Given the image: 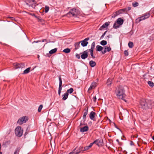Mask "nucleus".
Segmentation results:
<instances>
[{
	"label": "nucleus",
	"mask_w": 154,
	"mask_h": 154,
	"mask_svg": "<svg viewBox=\"0 0 154 154\" xmlns=\"http://www.w3.org/2000/svg\"><path fill=\"white\" fill-rule=\"evenodd\" d=\"M57 51V49L55 48L51 50L49 52V53L50 54H52L55 53Z\"/></svg>",
	"instance_id": "26"
},
{
	"label": "nucleus",
	"mask_w": 154,
	"mask_h": 154,
	"mask_svg": "<svg viewBox=\"0 0 154 154\" xmlns=\"http://www.w3.org/2000/svg\"><path fill=\"white\" fill-rule=\"evenodd\" d=\"M23 131L20 126H17L15 129V134L17 137H20L23 134Z\"/></svg>",
	"instance_id": "5"
},
{
	"label": "nucleus",
	"mask_w": 154,
	"mask_h": 154,
	"mask_svg": "<svg viewBox=\"0 0 154 154\" xmlns=\"http://www.w3.org/2000/svg\"><path fill=\"white\" fill-rule=\"evenodd\" d=\"M116 141L118 142V143H120V142L118 139H117Z\"/></svg>",
	"instance_id": "57"
},
{
	"label": "nucleus",
	"mask_w": 154,
	"mask_h": 154,
	"mask_svg": "<svg viewBox=\"0 0 154 154\" xmlns=\"http://www.w3.org/2000/svg\"><path fill=\"white\" fill-rule=\"evenodd\" d=\"M97 85V83L96 82H92L88 88V92H89V91L92 89L96 87Z\"/></svg>",
	"instance_id": "10"
},
{
	"label": "nucleus",
	"mask_w": 154,
	"mask_h": 154,
	"mask_svg": "<svg viewBox=\"0 0 154 154\" xmlns=\"http://www.w3.org/2000/svg\"><path fill=\"white\" fill-rule=\"evenodd\" d=\"M126 9V12L129 11L131 9V7H129L127 8H125Z\"/></svg>",
	"instance_id": "46"
},
{
	"label": "nucleus",
	"mask_w": 154,
	"mask_h": 154,
	"mask_svg": "<svg viewBox=\"0 0 154 154\" xmlns=\"http://www.w3.org/2000/svg\"><path fill=\"white\" fill-rule=\"evenodd\" d=\"M96 99L97 98L96 96L92 98V100L94 102H95L96 101Z\"/></svg>",
	"instance_id": "45"
},
{
	"label": "nucleus",
	"mask_w": 154,
	"mask_h": 154,
	"mask_svg": "<svg viewBox=\"0 0 154 154\" xmlns=\"http://www.w3.org/2000/svg\"><path fill=\"white\" fill-rule=\"evenodd\" d=\"M107 31H106L102 35V36H101V38H103L104 37V36H105V35L106 32H107Z\"/></svg>",
	"instance_id": "48"
},
{
	"label": "nucleus",
	"mask_w": 154,
	"mask_h": 154,
	"mask_svg": "<svg viewBox=\"0 0 154 154\" xmlns=\"http://www.w3.org/2000/svg\"><path fill=\"white\" fill-rule=\"evenodd\" d=\"M63 51L65 53H68L70 52V49L69 48H67L63 50Z\"/></svg>",
	"instance_id": "31"
},
{
	"label": "nucleus",
	"mask_w": 154,
	"mask_h": 154,
	"mask_svg": "<svg viewBox=\"0 0 154 154\" xmlns=\"http://www.w3.org/2000/svg\"><path fill=\"white\" fill-rule=\"evenodd\" d=\"M69 94L67 93H65L62 95V100H66L68 98Z\"/></svg>",
	"instance_id": "19"
},
{
	"label": "nucleus",
	"mask_w": 154,
	"mask_h": 154,
	"mask_svg": "<svg viewBox=\"0 0 154 154\" xmlns=\"http://www.w3.org/2000/svg\"><path fill=\"white\" fill-rule=\"evenodd\" d=\"M148 103H151V101L149 100L148 99H143L141 100L140 101V105L141 107L143 109H147L149 108Z\"/></svg>",
	"instance_id": "2"
},
{
	"label": "nucleus",
	"mask_w": 154,
	"mask_h": 154,
	"mask_svg": "<svg viewBox=\"0 0 154 154\" xmlns=\"http://www.w3.org/2000/svg\"><path fill=\"white\" fill-rule=\"evenodd\" d=\"M130 145H131V146H132V145H134V143L133 142V141H130Z\"/></svg>",
	"instance_id": "51"
},
{
	"label": "nucleus",
	"mask_w": 154,
	"mask_h": 154,
	"mask_svg": "<svg viewBox=\"0 0 154 154\" xmlns=\"http://www.w3.org/2000/svg\"><path fill=\"white\" fill-rule=\"evenodd\" d=\"M151 101V103H148L149 108L151 107V106H154V101L151 100H149Z\"/></svg>",
	"instance_id": "30"
},
{
	"label": "nucleus",
	"mask_w": 154,
	"mask_h": 154,
	"mask_svg": "<svg viewBox=\"0 0 154 154\" xmlns=\"http://www.w3.org/2000/svg\"><path fill=\"white\" fill-rule=\"evenodd\" d=\"M87 50H86L83 51L82 53H81V57L82 59H85L88 57V52Z\"/></svg>",
	"instance_id": "8"
},
{
	"label": "nucleus",
	"mask_w": 154,
	"mask_h": 154,
	"mask_svg": "<svg viewBox=\"0 0 154 154\" xmlns=\"http://www.w3.org/2000/svg\"><path fill=\"white\" fill-rule=\"evenodd\" d=\"M36 18L38 20H41V17H38Z\"/></svg>",
	"instance_id": "55"
},
{
	"label": "nucleus",
	"mask_w": 154,
	"mask_h": 154,
	"mask_svg": "<svg viewBox=\"0 0 154 154\" xmlns=\"http://www.w3.org/2000/svg\"><path fill=\"white\" fill-rule=\"evenodd\" d=\"M148 85L152 87H153L154 86V83L151 81H148Z\"/></svg>",
	"instance_id": "35"
},
{
	"label": "nucleus",
	"mask_w": 154,
	"mask_h": 154,
	"mask_svg": "<svg viewBox=\"0 0 154 154\" xmlns=\"http://www.w3.org/2000/svg\"><path fill=\"white\" fill-rule=\"evenodd\" d=\"M20 151L19 148H17L15 150L14 154H19Z\"/></svg>",
	"instance_id": "34"
},
{
	"label": "nucleus",
	"mask_w": 154,
	"mask_h": 154,
	"mask_svg": "<svg viewBox=\"0 0 154 154\" xmlns=\"http://www.w3.org/2000/svg\"><path fill=\"white\" fill-rule=\"evenodd\" d=\"M117 98L120 99L124 100L126 95L125 94V90L123 87L121 85H119L118 86L115 91Z\"/></svg>",
	"instance_id": "1"
},
{
	"label": "nucleus",
	"mask_w": 154,
	"mask_h": 154,
	"mask_svg": "<svg viewBox=\"0 0 154 154\" xmlns=\"http://www.w3.org/2000/svg\"><path fill=\"white\" fill-rule=\"evenodd\" d=\"M80 42H79L76 43L75 44V49H77L79 48V47H80Z\"/></svg>",
	"instance_id": "28"
},
{
	"label": "nucleus",
	"mask_w": 154,
	"mask_h": 154,
	"mask_svg": "<svg viewBox=\"0 0 154 154\" xmlns=\"http://www.w3.org/2000/svg\"><path fill=\"white\" fill-rule=\"evenodd\" d=\"M95 43L94 42H93L91 45V48L89 50V51L91 53L93 52L94 49L95 48Z\"/></svg>",
	"instance_id": "15"
},
{
	"label": "nucleus",
	"mask_w": 154,
	"mask_h": 154,
	"mask_svg": "<svg viewBox=\"0 0 154 154\" xmlns=\"http://www.w3.org/2000/svg\"><path fill=\"white\" fill-rule=\"evenodd\" d=\"M31 15H32V16H33L35 17V18H37L38 17L36 16H35V15L34 14H32Z\"/></svg>",
	"instance_id": "53"
},
{
	"label": "nucleus",
	"mask_w": 154,
	"mask_h": 154,
	"mask_svg": "<svg viewBox=\"0 0 154 154\" xmlns=\"http://www.w3.org/2000/svg\"><path fill=\"white\" fill-rule=\"evenodd\" d=\"M118 24L117 23H115L113 25V28L115 29H117L118 28L119 26V25H118Z\"/></svg>",
	"instance_id": "36"
},
{
	"label": "nucleus",
	"mask_w": 154,
	"mask_h": 154,
	"mask_svg": "<svg viewBox=\"0 0 154 154\" xmlns=\"http://www.w3.org/2000/svg\"><path fill=\"white\" fill-rule=\"evenodd\" d=\"M8 18L11 19L12 20H14V18L12 17H9Z\"/></svg>",
	"instance_id": "52"
},
{
	"label": "nucleus",
	"mask_w": 154,
	"mask_h": 154,
	"mask_svg": "<svg viewBox=\"0 0 154 154\" xmlns=\"http://www.w3.org/2000/svg\"><path fill=\"white\" fill-rule=\"evenodd\" d=\"M111 48L110 47L105 46L104 50L102 51V53L103 54H105L107 51L109 52L111 51Z\"/></svg>",
	"instance_id": "14"
},
{
	"label": "nucleus",
	"mask_w": 154,
	"mask_h": 154,
	"mask_svg": "<svg viewBox=\"0 0 154 154\" xmlns=\"http://www.w3.org/2000/svg\"><path fill=\"white\" fill-rule=\"evenodd\" d=\"M80 128V131L82 132L87 131L89 129L88 127V126H84L83 127H81Z\"/></svg>",
	"instance_id": "12"
},
{
	"label": "nucleus",
	"mask_w": 154,
	"mask_h": 154,
	"mask_svg": "<svg viewBox=\"0 0 154 154\" xmlns=\"http://www.w3.org/2000/svg\"><path fill=\"white\" fill-rule=\"evenodd\" d=\"M73 91V89L72 88H71L67 90L66 93L68 94L69 93L70 94L72 93Z\"/></svg>",
	"instance_id": "32"
},
{
	"label": "nucleus",
	"mask_w": 154,
	"mask_h": 154,
	"mask_svg": "<svg viewBox=\"0 0 154 154\" xmlns=\"http://www.w3.org/2000/svg\"><path fill=\"white\" fill-rule=\"evenodd\" d=\"M123 20L121 18H119L117 20V23L119 25H122L123 23Z\"/></svg>",
	"instance_id": "17"
},
{
	"label": "nucleus",
	"mask_w": 154,
	"mask_h": 154,
	"mask_svg": "<svg viewBox=\"0 0 154 154\" xmlns=\"http://www.w3.org/2000/svg\"><path fill=\"white\" fill-rule=\"evenodd\" d=\"M97 50L98 51H101L103 49V48L100 45H98L96 46Z\"/></svg>",
	"instance_id": "22"
},
{
	"label": "nucleus",
	"mask_w": 154,
	"mask_h": 154,
	"mask_svg": "<svg viewBox=\"0 0 154 154\" xmlns=\"http://www.w3.org/2000/svg\"><path fill=\"white\" fill-rule=\"evenodd\" d=\"M35 6H36V5H32V6L33 8H35Z\"/></svg>",
	"instance_id": "56"
},
{
	"label": "nucleus",
	"mask_w": 154,
	"mask_h": 154,
	"mask_svg": "<svg viewBox=\"0 0 154 154\" xmlns=\"http://www.w3.org/2000/svg\"><path fill=\"white\" fill-rule=\"evenodd\" d=\"M0 154H2V152H0Z\"/></svg>",
	"instance_id": "62"
},
{
	"label": "nucleus",
	"mask_w": 154,
	"mask_h": 154,
	"mask_svg": "<svg viewBox=\"0 0 154 154\" xmlns=\"http://www.w3.org/2000/svg\"><path fill=\"white\" fill-rule=\"evenodd\" d=\"M40 42V41H38L37 42Z\"/></svg>",
	"instance_id": "61"
},
{
	"label": "nucleus",
	"mask_w": 154,
	"mask_h": 154,
	"mask_svg": "<svg viewBox=\"0 0 154 154\" xmlns=\"http://www.w3.org/2000/svg\"><path fill=\"white\" fill-rule=\"evenodd\" d=\"M96 113L93 111H91L89 114V117L90 119L93 121H95V119L94 118Z\"/></svg>",
	"instance_id": "11"
},
{
	"label": "nucleus",
	"mask_w": 154,
	"mask_h": 154,
	"mask_svg": "<svg viewBox=\"0 0 154 154\" xmlns=\"http://www.w3.org/2000/svg\"><path fill=\"white\" fill-rule=\"evenodd\" d=\"M62 89V88H59V89H58V94H59V95H60V93H61V92Z\"/></svg>",
	"instance_id": "47"
},
{
	"label": "nucleus",
	"mask_w": 154,
	"mask_h": 154,
	"mask_svg": "<svg viewBox=\"0 0 154 154\" xmlns=\"http://www.w3.org/2000/svg\"><path fill=\"white\" fill-rule=\"evenodd\" d=\"M109 23L108 22H106L104 24L101 26L100 28V30H102L103 29L106 27L107 26H108L109 24Z\"/></svg>",
	"instance_id": "16"
},
{
	"label": "nucleus",
	"mask_w": 154,
	"mask_h": 154,
	"mask_svg": "<svg viewBox=\"0 0 154 154\" xmlns=\"http://www.w3.org/2000/svg\"><path fill=\"white\" fill-rule=\"evenodd\" d=\"M126 8H123L119 10L118 11L120 14L123 13L124 12H126Z\"/></svg>",
	"instance_id": "27"
},
{
	"label": "nucleus",
	"mask_w": 154,
	"mask_h": 154,
	"mask_svg": "<svg viewBox=\"0 0 154 154\" xmlns=\"http://www.w3.org/2000/svg\"><path fill=\"white\" fill-rule=\"evenodd\" d=\"M42 107L43 105H40L39 106L38 109V112H41L42 109Z\"/></svg>",
	"instance_id": "38"
},
{
	"label": "nucleus",
	"mask_w": 154,
	"mask_h": 154,
	"mask_svg": "<svg viewBox=\"0 0 154 154\" xmlns=\"http://www.w3.org/2000/svg\"><path fill=\"white\" fill-rule=\"evenodd\" d=\"M112 84L111 79H108L107 81V84L108 86H110Z\"/></svg>",
	"instance_id": "29"
},
{
	"label": "nucleus",
	"mask_w": 154,
	"mask_h": 154,
	"mask_svg": "<svg viewBox=\"0 0 154 154\" xmlns=\"http://www.w3.org/2000/svg\"><path fill=\"white\" fill-rule=\"evenodd\" d=\"M1 144L0 143V150H1Z\"/></svg>",
	"instance_id": "59"
},
{
	"label": "nucleus",
	"mask_w": 154,
	"mask_h": 154,
	"mask_svg": "<svg viewBox=\"0 0 154 154\" xmlns=\"http://www.w3.org/2000/svg\"><path fill=\"white\" fill-rule=\"evenodd\" d=\"M89 39V38H85L84 40L81 41L80 42L81 43V45L83 47H85L87 46L88 43L87 41H88Z\"/></svg>",
	"instance_id": "7"
},
{
	"label": "nucleus",
	"mask_w": 154,
	"mask_h": 154,
	"mask_svg": "<svg viewBox=\"0 0 154 154\" xmlns=\"http://www.w3.org/2000/svg\"><path fill=\"white\" fill-rule=\"evenodd\" d=\"M89 64L90 66L92 67H94L96 65V62L93 60L90 61H89Z\"/></svg>",
	"instance_id": "18"
},
{
	"label": "nucleus",
	"mask_w": 154,
	"mask_h": 154,
	"mask_svg": "<svg viewBox=\"0 0 154 154\" xmlns=\"http://www.w3.org/2000/svg\"><path fill=\"white\" fill-rule=\"evenodd\" d=\"M32 2H35V1L34 0H32Z\"/></svg>",
	"instance_id": "60"
},
{
	"label": "nucleus",
	"mask_w": 154,
	"mask_h": 154,
	"mask_svg": "<svg viewBox=\"0 0 154 154\" xmlns=\"http://www.w3.org/2000/svg\"><path fill=\"white\" fill-rule=\"evenodd\" d=\"M14 65L15 69L23 68L24 67V64L23 63H14Z\"/></svg>",
	"instance_id": "9"
},
{
	"label": "nucleus",
	"mask_w": 154,
	"mask_h": 154,
	"mask_svg": "<svg viewBox=\"0 0 154 154\" xmlns=\"http://www.w3.org/2000/svg\"><path fill=\"white\" fill-rule=\"evenodd\" d=\"M119 145H121L122 144V143L120 142V143H118Z\"/></svg>",
	"instance_id": "58"
},
{
	"label": "nucleus",
	"mask_w": 154,
	"mask_h": 154,
	"mask_svg": "<svg viewBox=\"0 0 154 154\" xmlns=\"http://www.w3.org/2000/svg\"><path fill=\"white\" fill-rule=\"evenodd\" d=\"M138 3L136 2L134 3H133L132 4V5L134 7H135L137 6L138 5Z\"/></svg>",
	"instance_id": "40"
},
{
	"label": "nucleus",
	"mask_w": 154,
	"mask_h": 154,
	"mask_svg": "<svg viewBox=\"0 0 154 154\" xmlns=\"http://www.w3.org/2000/svg\"><path fill=\"white\" fill-rule=\"evenodd\" d=\"M88 108H87L86 109H85L84 110V111H85L84 113V114L83 116V119H84L85 120V119L86 116L88 113Z\"/></svg>",
	"instance_id": "20"
},
{
	"label": "nucleus",
	"mask_w": 154,
	"mask_h": 154,
	"mask_svg": "<svg viewBox=\"0 0 154 154\" xmlns=\"http://www.w3.org/2000/svg\"><path fill=\"white\" fill-rule=\"evenodd\" d=\"M90 54L93 58H95V57L94 55L93 52L90 53Z\"/></svg>",
	"instance_id": "49"
},
{
	"label": "nucleus",
	"mask_w": 154,
	"mask_h": 154,
	"mask_svg": "<svg viewBox=\"0 0 154 154\" xmlns=\"http://www.w3.org/2000/svg\"><path fill=\"white\" fill-rule=\"evenodd\" d=\"M39 56L38 55V57L39 58Z\"/></svg>",
	"instance_id": "63"
},
{
	"label": "nucleus",
	"mask_w": 154,
	"mask_h": 154,
	"mask_svg": "<svg viewBox=\"0 0 154 154\" xmlns=\"http://www.w3.org/2000/svg\"><path fill=\"white\" fill-rule=\"evenodd\" d=\"M49 9V7L48 6H46L45 8V12L47 13L48 12Z\"/></svg>",
	"instance_id": "39"
},
{
	"label": "nucleus",
	"mask_w": 154,
	"mask_h": 154,
	"mask_svg": "<svg viewBox=\"0 0 154 154\" xmlns=\"http://www.w3.org/2000/svg\"><path fill=\"white\" fill-rule=\"evenodd\" d=\"M119 14H120L119 13V12H118V11H116V12L113 13V14H112V18H114L116 16H117V15H119Z\"/></svg>",
	"instance_id": "21"
},
{
	"label": "nucleus",
	"mask_w": 154,
	"mask_h": 154,
	"mask_svg": "<svg viewBox=\"0 0 154 154\" xmlns=\"http://www.w3.org/2000/svg\"><path fill=\"white\" fill-rule=\"evenodd\" d=\"M79 13V11L75 8H73L67 14L68 17H76L77 15Z\"/></svg>",
	"instance_id": "3"
},
{
	"label": "nucleus",
	"mask_w": 154,
	"mask_h": 154,
	"mask_svg": "<svg viewBox=\"0 0 154 154\" xmlns=\"http://www.w3.org/2000/svg\"><path fill=\"white\" fill-rule=\"evenodd\" d=\"M100 44L102 45H105L107 44V42L105 40H103L100 42Z\"/></svg>",
	"instance_id": "37"
},
{
	"label": "nucleus",
	"mask_w": 154,
	"mask_h": 154,
	"mask_svg": "<svg viewBox=\"0 0 154 154\" xmlns=\"http://www.w3.org/2000/svg\"><path fill=\"white\" fill-rule=\"evenodd\" d=\"M124 54L126 56H127L128 55V53L127 51L125 50L124 52Z\"/></svg>",
	"instance_id": "42"
},
{
	"label": "nucleus",
	"mask_w": 154,
	"mask_h": 154,
	"mask_svg": "<svg viewBox=\"0 0 154 154\" xmlns=\"http://www.w3.org/2000/svg\"><path fill=\"white\" fill-rule=\"evenodd\" d=\"M150 15L149 13H146L141 17H138L136 20V22L137 23H139L141 21L143 20L150 17Z\"/></svg>",
	"instance_id": "4"
},
{
	"label": "nucleus",
	"mask_w": 154,
	"mask_h": 154,
	"mask_svg": "<svg viewBox=\"0 0 154 154\" xmlns=\"http://www.w3.org/2000/svg\"><path fill=\"white\" fill-rule=\"evenodd\" d=\"M59 88H62V85L61 78L60 76L59 77Z\"/></svg>",
	"instance_id": "23"
},
{
	"label": "nucleus",
	"mask_w": 154,
	"mask_h": 154,
	"mask_svg": "<svg viewBox=\"0 0 154 154\" xmlns=\"http://www.w3.org/2000/svg\"><path fill=\"white\" fill-rule=\"evenodd\" d=\"M28 120V117L25 116L22 117L19 119L17 123L20 125L26 123Z\"/></svg>",
	"instance_id": "6"
},
{
	"label": "nucleus",
	"mask_w": 154,
	"mask_h": 154,
	"mask_svg": "<svg viewBox=\"0 0 154 154\" xmlns=\"http://www.w3.org/2000/svg\"><path fill=\"white\" fill-rule=\"evenodd\" d=\"M81 152V151H84L85 150H84V148L82 146H80L79 147Z\"/></svg>",
	"instance_id": "43"
},
{
	"label": "nucleus",
	"mask_w": 154,
	"mask_h": 154,
	"mask_svg": "<svg viewBox=\"0 0 154 154\" xmlns=\"http://www.w3.org/2000/svg\"><path fill=\"white\" fill-rule=\"evenodd\" d=\"M73 150L75 154H79L81 152L79 148L77 149L76 148Z\"/></svg>",
	"instance_id": "24"
},
{
	"label": "nucleus",
	"mask_w": 154,
	"mask_h": 154,
	"mask_svg": "<svg viewBox=\"0 0 154 154\" xmlns=\"http://www.w3.org/2000/svg\"><path fill=\"white\" fill-rule=\"evenodd\" d=\"M85 124H84V123H82L81 122L80 123V125H79V127H82V126H83V125H84Z\"/></svg>",
	"instance_id": "50"
},
{
	"label": "nucleus",
	"mask_w": 154,
	"mask_h": 154,
	"mask_svg": "<svg viewBox=\"0 0 154 154\" xmlns=\"http://www.w3.org/2000/svg\"><path fill=\"white\" fill-rule=\"evenodd\" d=\"M97 142L96 143H95L98 146H100V141L98 140H96L95 141H97Z\"/></svg>",
	"instance_id": "41"
},
{
	"label": "nucleus",
	"mask_w": 154,
	"mask_h": 154,
	"mask_svg": "<svg viewBox=\"0 0 154 154\" xmlns=\"http://www.w3.org/2000/svg\"><path fill=\"white\" fill-rule=\"evenodd\" d=\"M97 141H94L92 143H91L88 146H87L84 147V150L86 151L88 150L89 149H90L93 146V144L94 143H96L97 142Z\"/></svg>",
	"instance_id": "13"
},
{
	"label": "nucleus",
	"mask_w": 154,
	"mask_h": 154,
	"mask_svg": "<svg viewBox=\"0 0 154 154\" xmlns=\"http://www.w3.org/2000/svg\"><path fill=\"white\" fill-rule=\"evenodd\" d=\"M76 57L78 59H80V56L79 54H76Z\"/></svg>",
	"instance_id": "44"
},
{
	"label": "nucleus",
	"mask_w": 154,
	"mask_h": 154,
	"mask_svg": "<svg viewBox=\"0 0 154 154\" xmlns=\"http://www.w3.org/2000/svg\"><path fill=\"white\" fill-rule=\"evenodd\" d=\"M31 69L30 67H29L26 69L25 70H24L23 73V74H26L28 73L30 71V70Z\"/></svg>",
	"instance_id": "25"
},
{
	"label": "nucleus",
	"mask_w": 154,
	"mask_h": 154,
	"mask_svg": "<svg viewBox=\"0 0 154 154\" xmlns=\"http://www.w3.org/2000/svg\"><path fill=\"white\" fill-rule=\"evenodd\" d=\"M47 40L46 39H43L42 40V42H47Z\"/></svg>",
	"instance_id": "54"
},
{
	"label": "nucleus",
	"mask_w": 154,
	"mask_h": 154,
	"mask_svg": "<svg viewBox=\"0 0 154 154\" xmlns=\"http://www.w3.org/2000/svg\"><path fill=\"white\" fill-rule=\"evenodd\" d=\"M128 46L130 48H132L134 46V44L133 42H129L128 43Z\"/></svg>",
	"instance_id": "33"
},
{
	"label": "nucleus",
	"mask_w": 154,
	"mask_h": 154,
	"mask_svg": "<svg viewBox=\"0 0 154 154\" xmlns=\"http://www.w3.org/2000/svg\"><path fill=\"white\" fill-rule=\"evenodd\" d=\"M123 100H124L125 102H126V101L124 99Z\"/></svg>",
	"instance_id": "64"
}]
</instances>
